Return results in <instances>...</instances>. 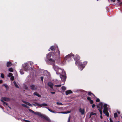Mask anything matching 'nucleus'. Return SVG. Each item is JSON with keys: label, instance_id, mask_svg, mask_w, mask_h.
Listing matches in <instances>:
<instances>
[{"label": "nucleus", "instance_id": "dca6fc26", "mask_svg": "<svg viewBox=\"0 0 122 122\" xmlns=\"http://www.w3.org/2000/svg\"><path fill=\"white\" fill-rule=\"evenodd\" d=\"M24 102L26 104H27V105L30 106H32V105L30 103H29L27 102Z\"/></svg>", "mask_w": 122, "mask_h": 122}, {"label": "nucleus", "instance_id": "de8ad7c7", "mask_svg": "<svg viewBox=\"0 0 122 122\" xmlns=\"http://www.w3.org/2000/svg\"><path fill=\"white\" fill-rule=\"evenodd\" d=\"M66 63V61H65L64 62L62 63V65H64Z\"/></svg>", "mask_w": 122, "mask_h": 122}, {"label": "nucleus", "instance_id": "f704fd0d", "mask_svg": "<svg viewBox=\"0 0 122 122\" xmlns=\"http://www.w3.org/2000/svg\"><path fill=\"white\" fill-rule=\"evenodd\" d=\"M1 77L2 78H4V75L3 74V73H1Z\"/></svg>", "mask_w": 122, "mask_h": 122}, {"label": "nucleus", "instance_id": "2eb2a0df", "mask_svg": "<svg viewBox=\"0 0 122 122\" xmlns=\"http://www.w3.org/2000/svg\"><path fill=\"white\" fill-rule=\"evenodd\" d=\"M7 66L9 67L11 66L12 65V64L11 62H8L7 63Z\"/></svg>", "mask_w": 122, "mask_h": 122}, {"label": "nucleus", "instance_id": "393cba45", "mask_svg": "<svg viewBox=\"0 0 122 122\" xmlns=\"http://www.w3.org/2000/svg\"><path fill=\"white\" fill-rule=\"evenodd\" d=\"M13 74L11 73H10L8 75V76L9 77L11 76H12Z\"/></svg>", "mask_w": 122, "mask_h": 122}, {"label": "nucleus", "instance_id": "aec40b11", "mask_svg": "<svg viewBox=\"0 0 122 122\" xmlns=\"http://www.w3.org/2000/svg\"><path fill=\"white\" fill-rule=\"evenodd\" d=\"M14 84L15 85V87L16 88H18V86L16 84V83L15 81H14L13 82Z\"/></svg>", "mask_w": 122, "mask_h": 122}, {"label": "nucleus", "instance_id": "f257e3e1", "mask_svg": "<svg viewBox=\"0 0 122 122\" xmlns=\"http://www.w3.org/2000/svg\"><path fill=\"white\" fill-rule=\"evenodd\" d=\"M72 57L74 58L75 60L76 61L75 63L76 65L78 64L79 69L81 70H82L85 66L82 64H81V62L80 61H78L80 59V57L78 55H76L75 56H74L72 53H71L66 56L64 58V60L69 61L71 59Z\"/></svg>", "mask_w": 122, "mask_h": 122}, {"label": "nucleus", "instance_id": "c756f323", "mask_svg": "<svg viewBox=\"0 0 122 122\" xmlns=\"http://www.w3.org/2000/svg\"><path fill=\"white\" fill-rule=\"evenodd\" d=\"M114 117L115 118L117 117V113H115L114 115Z\"/></svg>", "mask_w": 122, "mask_h": 122}, {"label": "nucleus", "instance_id": "37998d69", "mask_svg": "<svg viewBox=\"0 0 122 122\" xmlns=\"http://www.w3.org/2000/svg\"><path fill=\"white\" fill-rule=\"evenodd\" d=\"M95 106V105L94 104L92 105V108H94Z\"/></svg>", "mask_w": 122, "mask_h": 122}, {"label": "nucleus", "instance_id": "b1692460", "mask_svg": "<svg viewBox=\"0 0 122 122\" xmlns=\"http://www.w3.org/2000/svg\"><path fill=\"white\" fill-rule=\"evenodd\" d=\"M55 48V47L54 46H52L50 48V49L52 50H53Z\"/></svg>", "mask_w": 122, "mask_h": 122}, {"label": "nucleus", "instance_id": "8fccbe9b", "mask_svg": "<svg viewBox=\"0 0 122 122\" xmlns=\"http://www.w3.org/2000/svg\"><path fill=\"white\" fill-rule=\"evenodd\" d=\"M50 92L52 94H54L55 93V92Z\"/></svg>", "mask_w": 122, "mask_h": 122}, {"label": "nucleus", "instance_id": "a878e982", "mask_svg": "<svg viewBox=\"0 0 122 122\" xmlns=\"http://www.w3.org/2000/svg\"><path fill=\"white\" fill-rule=\"evenodd\" d=\"M117 1L118 2V3L120 5H122V2H121L120 0H117Z\"/></svg>", "mask_w": 122, "mask_h": 122}, {"label": "nucleus", "instance_id": "bf43d9fd", "mask_svg": "<svg viewBox=\"0 0 122 122\" xmlns=\"http://www.w3.org/2000/svg\"><path fill=\"white\" fill-rule=\"evenodd\" d=\"M33 64V62H30V64H31V65L32 64Z\"/></svg>", "mask_w": 122, "mask_h": 122}, {"label": "nucleus", "instance_id": "7c9ffc66", "mask_svg": "<svg viewBox=\"0 0 122 122\" xmlns=\"http://www.w3.org/2000/svg\"><path fill=\"white\" fill-rule=\"evenodd\" d=\"M29 110L30 112L34 114V113H35V112H34L32 110L30 109H29Z\"/></svg>", "mask_w": 122, "mask_h": 122}, {"label": "nucleus", "instance_id": "c9c22d12", "mask_svg": "<svg viewBox=\"0 0 122 122\" xmlns=\"http://www.w3.org/2000/svg\"><path fill=\"white\" fill-rule=\"evenodd\" d=\"M89 101H90V102L91 104H92L93 103V102L92 100L91 99Z\"/></svg>", "mask_w": 122, "mask_h": 122}, {"label": "nucleus", "instance_id": "603ef678", "mask_svg": "<svg viewBox=\"0 0 122 122\" xmlns=\"http://www.w3.org/2000/svg\"><path fill=\"white\" fill-rule=\"evenodd\" d=\"M84 64H87V62H84Z\"/></svg>", "mask_w": 122, "mask_h": 122}, {"label": "nucleus", "instance_id": "a18cd8bd", "mask_svg": "<svg viewBox=\"0 0 122 122\" xmlns=\"http://www.w3.org/2000/svg\"><path fill=\"white\" fill-rule=\"evenodd\" d=\"M34 94L36 95L37 96L38 94H37L36 92H35L34 93Z\"/></svg>", "mask_w": 122, "mask_h": 122}, {"label": "nucleus", "instance_id": "0eeeda50", "mask_svg": "<svg viewBox=\"0 0 122 122\" xmlns=\"http://www.w3.org/2000/svg\"><path fill=\"white\" fill-rule=\"evenodd\" d=\"M46 62L48 63V62H49L52 65H54V64L55 62V60L51 58L49 59V60L47 61L46 60Z\"/></svg>", "mask_w": 122, "mask_h": 122}, {"label": "nucleus", "instance_id": "5fc2aeb1", "mask_svg": "<svg viewBox=\"0 0 122 122\" xmlns=\"http://www.w3.org/2000/svg\"><path fill=\"white\" fill-rule=\"evenodd\" d=\"M41 72H44L43 71V70H41Z\"/></svg>", "mask_w": 122, "mask_h": 122}, {"label": "nucleus", "instance_id": "6ab92c4d", "mask_svg": "<svg viewBox=\"0 0 122 122\" xmlns=\"http://www.w3.org/2000/svg\"><path fill=\"white\" fill-rule=\"evenodd\" d=\"M3 99L6 101H8L9 100V98L5 97L3 98Z\"/></svg>", "mask_w": 122, "mask_h": 122}, {"label": "nucleus", "instance_id": "a19ab883", "mask_svg": "<svg viewBox=\"0 0 122 122\" xmlns=\"http://www.w3.org/2000/svg\"><path fill=\"white\" fill-rule=\"evenodd\" d=\"M70 116H69V117L68 118V122H69L70 121Z\"/></svg>", "mask_w": 122, "mask_h": 122}, {"label": "nucleus", "instance_id": "f03ea898", "mask_svg": "<svg viewBox=\"0 0 122 122\" xmlns=\"http://www.w3.org/2000/svg\"><path fill=\"white\" fill-rule=\"evenodd\" d=\"M47 106V104L46 103H42V104H39V106L41 107H45L46 108H47L48 110L50 111V112H51L53 113H63V114H67L69 113L70 112L69 111H68L66 112H55L54 111H53L52 110L50 109H49V108H48L47 107H44L45 106Z\"/></svg>", "mask_w": 122, "mask_h": 122}, {"label": "nucleus", "instance_id": "4c0bfd02", "mask_svg": "<svg viewBox=\"0 0 122 122\" xmlns=\"http://www.w3.org/2000/svg\"><path fill=\"white\" fill-rule=\"evenodd\" d=\"M100 100L99 99L97 98V99L96 100V101L97 102H99L100 101Z\"/></svg>", "mask_w": 122, "mask_h": 122}, {"label": "nucleus", "instance_id": "f3484780", "mask_svg": "<svg viewBox=\"0 0 122 122\" xmlns=\"http://www.w3.org/2000/svg\"><path fill=\"white\" fill-rule=\"evenodd\" d=\"M31 89H33L34 90L35 89V87L34 85H31Z\"/></svg>", "mask_w": 122, "mask_h": 122}, {"label": "nucleus", "instance_id": "2f4dec72", "mask_svg": "<svg viewBox=\"0 0 122 122\" xmlns=\"http://www.w3.org/2000/svg\"><path fill=\"white\" fill-rule=\"evenodd\" d=\"M88 95H92L95 96L94 95V94L91 92H89L88 93Z\"/></svg>", "mask_w": 122, "mask_h": 122}, {"label": "nucleus", "instance_id": "79ce46f5", "mask_svg": "<svg viewBox=\"0 0 122 122\" xmlns=\"http://www.w3.org/2000/svg\"><path fill=\"white\" fill-rule=\"evenodd\" d=\"M41 79L42 81H43V77H41Z\"/></svg>", "mask_w": 122, "mask_h": 122}, {"label": "nucleus", "instance_id": "49530a36", "mask_svg": "<svg viewBox=\"0 0 122 122\" xmlns=\"http://www.w3.org/2000/svg\"><path fill=\"white\" fill-rule=\"evenodd\" d=\"M37 96L38 97H41V96L38 94H37Z\"/></svg>", "mask_w": 122, "mask_h": 122}, {"label": "nucleus", "instance_id": "6e6d98bb", "mask_svg": "<svg viewBox=\"0 0 122 122\" xmlns=\"http://www.w3.org/2000/svg\"><path fill=\"white\" fill-rule=\"evenodd\" d=\"M102 115H101L100 116V118L101 119H102Z\"/></svg>", "mask_w": 122, "mask_h": 122}, {"label": "nucleus", "instance_id": "473e14b6", "mask_svg": "<svg viewBox=\"0 0 122 122\" xmlns=\"http://www.w3.org/2000/svg\"><path fill=\"white\" fill-rule=\"evenodd\" d=\"M56 103H57V104L58 105H63V104L62 103H60V102H57Z\"/></svg>", "mask_w": 122, "mask_h": 122}, {"label": "nucleus", "instance_id": "412c9836", "mask_svg": "<svg viewBox=\"0 0 122 122\" xmlns=\"http://www.w3.org/2000/svg\"><path fill=\"white\" fill-rule=\"evenodd\" d=\"M20 72L21 74H24L23 70L22 69H21L20 70Z\"/></svg>", "mask_w": 122, "mask_h": 122}, {"label": "nucleus", "instance_id": "c85d7f7f", "mask_svg": "<svg viewBox=\"0 0 122 122\" xmlns=\"http://www.w3.org/2000/svg\"><path fill=\"white\" fill-rule=\"evenodd\" d=\"M33 105L34 106H39V104L38 103H36V104H33Z\"/></svg>", "mask_w": 122, "mask_h": 122}, {"label": "nucleus", "instance_id": "7ed1b4c3", "mask_svg": "<svg viewBox=\"0 0 122 122\" xmlns=\"http://www.w3.org/2000/svg\"><path fill=\"white\" fill-rule=\"evenodd\" d=\"M58 72H59L58 74H59L61 73V72H62L63 75H60V76L61 80L64 82L66 79V73L65 71L61 69H59Z\"/></svg>", "mask_w": 122, "mask_h": 122}, {"label": "nucleus", "instance_id": "72a5a7b5", "mask_svg": "<svg viewBox=\"0 0 122 122\" xmlns=\"http://www.w3.org/2000/svg\"><path fill=\"white\" fill-rule=\"evenodd\" d=\"M96 114L95 113H91L90 114V117H91V116L92 115H96Z\"/></svg>", "mask_w": 122, "mask_h": 122}, {"label": "nucleus", "instance_id": "052dcab7", "mask_svg": "<svg viewBox=\"0 0 122 122\" xmlns=\"http://www.w3.org/2000/svg\"><path fill=\"white\" fill-rule=\"evenodd\" d=\"M64 82H63V84H62V85H64Z\"/></svg>", "mask_w": 122, "mask_h": 122}, {"label": "nucleus", "instance_id": "cd10ccee", "mask_svg": "<svg viewBox=\"0 0 122 122\" xmlns=\"http://www.w3.org/2000/svg\"><path fill=\"white\" fill-rule=\"evenodd\" d=\"M61 86V85H55V86L56 87H60Z\"/></svg>", "mask_w": 122, "mask_h": 122}, {"label": "nucleus", "instance_id": "0e129e2a", "mask_svg": "<svg viewBox=\"0 0 122 122\" xmlns=\"http://www.w3.org/2000/svg\"><path fill=\"white\" fill-rule=\"evenodd\" d=\"M97 1H98V0H97Z\"/></svg>", "mask_w": 122, "mask_h": 122}, {"label": "nucleus", "instance_id": "c03bdc74", "mask_svg": "<svg viewBox=\"0 0 122 122\" xmlns=\"http://www.w3.org/2000/svg\"><path fill=\"white\" fill-rule=\"evenodd\" d=\"M111 1L113 2H114L115 1V0H111Z\"/></svg>", "mask_w": 122, "mask_h": 122}, {"label": "nucleus", "instance_id": "ea45409f", "mask_svg": "<svg viewBox=\"0 0 122 122\" xmlns=\"http://www.w3.org/2000/svg\"><path fill=\"white\" fill-rule=\"evenodd\" d=\"M87 99L89 101H90V100H91L90 98L89 97H87Z\"/></svg>", "mask_w": 122, "mask_h": 122}, {"label": "nucleus", "instance_id": "f8f14e48", "mask_svg": "<svg viewBox=\"0 0 122 122\" xmlns=\"http://www.w3.org/2000/svg\"><path fill=\"white\" fill-rule=\"evenodd\" d=\"M100 105H101V107L99 109V111L101 115H102V111L101 110L103 108L102 104V103H100Z\"/></svg>", "mask_w": 122, "mask_h": 122}, {"label": "nucleus", "instance_id": "1a4fd4ad", "mask_svg": "<svg viewBox=\"0 0 122 122\" xmlns=\"http://www.w3.org/2000/svg\"><path fill=\"white\" fill-rule=\"evenodd\" d=\"M53 67L57 74H58V73L59 72H58V70L59 69H61L59 68L57 66H55L54 65H53Z\"/></svg>", "mask_w": 122, "mask_h": 122}, {"label": "nucleus", "instance_id": "423d86ee", "mask_svg": "<svg viewBox=\"0 0 122 122\" xmlns=\"http://www.w3.org/2000/svg\"><path fill=\"white\" fill-rule=\"evenodd\" d=\"M23 67L25 71H26L27 72H28V71H29V70L30 68V67H29L28 64L27 63H25L23 65Z\"/></svg>", "mask_w": 122, "mask_h": 122}, {"label": "nucleus", "instance_id": "bb28decb", "mask_svg": "<svg viewBox=\"0 0 122 122\" xmlns=\"http://www.w3.org/2000/svg\"><path fill=\"white\" fill-rule=\"evenodd\" d=\"M61 90H65L66 89V88L64 86H63L61 88Z\"/></svg>", "mask_w": 122, "mask_h": 122}, {"label": "nucleus", "instance_id": "4468645a", "mask_svg": "<svg viewBox=\"0 0 122 122\" xmlns=\"http://www.w3.org/2000/svg\"><path fill=\"white\" fill-rule=\"evenodd\" d=\"M72 93V92L71 90H69L66 91V95H68V94L71 93Z\"/></svg>", "mask_w": 122, "mask_h": 122}, {"label": "nucleus", "instance_id": "6e6552de", "mask_svg": "<svg viewBox=\"0 0 122 122\" xmlns=\"http://www.w3.org/2000/svg\"><path fill=\"white\" fill-rule=\"evenodd\" d=\"M54 54L53 53H49L47 55V58L48 59V60H49V59L51 58V56L52 57H54Z\"/></svg>", "mask_w": 122, "mask_h": 122}, {"label": "nucleus", "instance_id": "9b49d317", "mask_svg": "<svg viewBox=\"0 0 122 122\" xmlns=\"http://www.w3.org/2000/svg\"><path fill=\"white\" fill-rule=\"evenodd\" d=\"M79 112L81 113L82 115H83L84 114L85 112V110L84 109H82L81 108H79Z\"/></svg>", "mask_w": 122, "mask_h": 122}, {"label": "nucleus", "instance_id": "09e8293b", "mask_svg": "<svg viewBox=\"0 0 122 122\" xmlns=\"http://www.w3.org/2000/svg\"><path fill=\"white\" fill-rule=\"evenodd\" d=\"M110 120L111 122H113V121L111 118L110 119Z\"/></svg>", "mask_w": 122, "mask_h": 122}, {"label": "nucleus", "instance_id": "e433bc0d", "mask_svg": "<svg viewBox=\"0 0 122 122\" xmlns=\"http://www.w3.org/2000/svg\"><path fill=\"white\" fill-rule=\"evenodd\" d=\"M10 79L12 80H13L14 79V77L12 76H11Z\"/></svg>", "mask_w": 122, "mask_h": 122}, {"label": "nucleus", "instance_id": "39448f33", "mask_svg": "<svg viewBox=\"0 0 122 122\" xmlns=\"http://www.w3.org/2000/svg\"><path fill=\"white\" fill-rule=\"evenodd\" d=\"M104 110L103 112L106 115L107 117L109 115V114L108 112V107L107 105V104H105L104 105Z\"/></svg>", "mask_w": 122, "mask_h": 122}, {"label": "nucleus", "instance_id": "a211bd4d", "mask_svg": "<svg viewBox=\"0 0 122 122\" xmlns=\"http://www.w3.org/2000/svg\"><path fill=\"white\" fill-rule=\"evenodd\" d=\"M1 101L2 102H3V105H4V106H5V105L7 106V105H8V104L7 103L5 102L3 100H1Z\"/></svg>", "mask_w": 122, "mask_h": 122}, {"label": "nucleus", "instance_id": "9d476101", "mask_svg": "<svg viewBox=\"0 0 122 122\" xmlns=\"http://www.w3.org/2000/svg\"><path fill=\"white\" fill-rule=\"evenodd\" d=\"M57 51H56V55L54 56L55 57H57L59 56H60V51H59V50L58 49V48L57 46H56Z\"/></svg>", "mask_w": 122, "mask_h": 122}, {"label": "nucleus", "instance_id": "5701e85b", "mask_svg": "<svg viewBox=\"0 0 122 122\" xmlns=\"http://www.w3.org/2000/svg\"><path fill=\"white\" fill-rule=\"evenodd\" d=\"M3 86L5 87L6 89H7L8 88V86L6 84H4Z\"/></svg>", "mask_w": 122, "mask_h": 122}, {"label": "nucleus", "instance_id": "ddd939ff", "mask_svg": "<svg viewBox=\"0 0 122 122\" xmlns=\"http://www.w3.org/2000/svg\"><path fill=\"white\" fill-rule=\"evenodd\" d=\"M48 86L50 87L51 89H53V84L51 82H49L48 83Z\"/></svg>", "mask_w": 122, "mask_h": 122}, {"label": "nucleus", "instance_id": "69168bd1", "mask_svg": "<svg viewBox=\"0 0 122 122\" xmlns=\"http://www.w3.org/2000/svg\"><path fill=\"white\" fill-rule=\"evenodd\" d=\"M122 119V117H121Z\"/></svg>", "mask_w": 122, "mask_h": 122}, {"label": "nucleus", "instance_id": "e2e57ef3", "mask_svg": "<svg viewBox=\"0 0 122 122\" xmlns=\"http://www.w3.org/2000/svg\"><path fill=\"white\" fill-rule=\"evenodd\" d=\"M118 122H120L119 121H118Z\"/></svg>", "mask_w": 122, "mask_h": 122}, {"label": "nucleus", "instance_id": "4be33fe9", "mask_svg": "<svg viewBox=\"0 0 122 122\" xmlns=\"http://www.w3.org/2000/svg\"><path fill=\"white\" fill-rule=\"evenodd\" d=\"M8 70H9V71L10 72H12L13 71V69L12 68H9V69Z\"/></svg>", "mask_w": 122, "mask_h": 122}, {"label": "nucleus", "instance_id": "4d7b16f0", "mask_svg": "<svg viewBox=\"0 0 122 122\" xmlns=\"http://www.w3.org/2000/svg\"><path fill=\"white\" fill-rule=\"evenodd\" d=\"M26 107V108H29V107L28 106H27V105H26V107Z\"/></svg>", "mask_w": 122, "mask_h": 122}, {"label": "nucleus", "instance_id": "680f3d73", "mask_svg": "<svg viewBox=\"0 0 122 122\" xmlns=\"http://www.w3.org/2000/svg\"><path fill=\"white\" fill-rule=\"evenodd\" d=\"M118 114H120V112H118Z\"/></svg>", "mask_w": 122, "mask_h": 122}, {"label": "nucleus", "instance_id": "13d9d810", "mask_svg": "<svg viewBox=\"0 0 122 122\" xmlns=\"http://www.w3.org/2000/svg\"><path fill=\"white\" fill-rule=\"evenodd\" d=\"M26 107V108H29V107L28 106H27V105H26V107Z\"/></svg>", "mask_w": 122, "mask_h": 122}, {"label": "nucleus", "instance_id": "20e7f679", "mask_svg": "<svg viewBox=\"0 0 122 122\" xmlns=\"http://www.w3.org/2000/svg\"><path fill=\"white\" fill-rule=\"evenodd\" d=\"M34 114L36 115H38L41 118L45 119L48 121H50V119H49L46 116L42 114L39 112H35Z\"/></svg>", "mask_w": 122, "mask_h": 122}, {"label": "nucleus", "instance_id": "3c124183", "mask_svg": "<svg viewBox=\"0 0 122 122\" xmlns=\"http://www.w3.org/2000/svg\"><path fill=\"white\" fill-rule=\"evenodd\" d=\"M2 81H3L2 80H0V84L2 83Z\"/></svg>", "mask_w": 122, "mask_h": 122}, {"label": "nucleus", "instance_id": "864d4df0", "mask_svg": "<svg viewBox=\"0 0 122 122\" xmlns=\"http://www.w3.org/2000/svg\"><path fill=\"white\" fill-rule=\"evenodd\" d=\"M24 120L26 122H30L29 121H28L27 120Z\"/></svg>", "mask_w": 122, "mask_h": 122}, {"label": "nucleus", "instance_id": "58836bf2", "mask_svg": "<svg viewBox=\"0 0 122 122\" xmlns=\"http://www.w3.org/2000/svg\"><path fill=\"white\" fill-rule=\"evenodd\" d=\"M22 106H23L25 107H26V105L25 104H22Z\"/></svg>", "mask_w": 122, "mask_h": 122}]
</instances>
